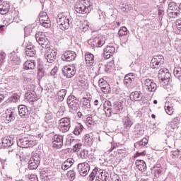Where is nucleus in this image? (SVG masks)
<instances>
[{
    "label": "nucleus",
    "instance_id": "nucleus-1",
    "mask_svg": "<svg viewBox=\"0 0 181 181\" xmlns=\"http://www.w3.org/2000/svg\"><path fill=\"white\" fill-rule=\"evenodd\" d=\"M106 117H111L112 114H121L124 107L121 102H116L113 104L110 100H106L103 105Z\"/></svg>",
    "mask_w": 181,
    "mask_h": 181
},
{
    "label": "nucleus",
    "instance_id": "nucleus-2",
    "mask_svg": "<svg viewBox=\"0 0 181 181\" xmlns=\"http://www.w3.org/2000/svg\"><path fill=\"white\" fill-rule=\"evenodd\" d=\"M57 22L59 29L67 30L71 25V16L69 13H60L57 17Z\"/></svg>",
    "mask_w": 181,
    "mask_h": 181
},
{
    "label": "nucleus",
    "instance_id": "nucleus-3",
    "mask_svg": "<svg viewBox=\"0 0 181 181\" xmlns=\"http://www.w3.org/2000/svg\"><path fill=\"white\" fill-rule=\"evenodd\" d=\"M17 145L20 148H33L37 145V141L35 139L33 136L28 135L21 138L17 139Z\"/></svg>",
    "mask_w": 181,
    "mask_h": 181
},
{
    "label": "nucleus",
    "instance_id": "nucleus-4",
    "mask_svg": "<svg viewBox=\"0 0 181 181\" xmlns=\"http://www.w3.org/2000/svg\"><path fill=\"white\" fill-rule=\"evenodd\" d=\"M93 9L91 4L87 0H81L75 5V11L77 13H90Z\"/></svg>",
    "mask_w": 181,
    "mask_h": 181
},
{
    "label": "nucleus",
    "instance_id": "nucleus-5",
    "mask_svg": "<svg viewBox=\"0 0 181 181\" xmlns=\"http://www.w3.org/2000/svg\"><path fill=\"white\" fill-rule=\"evenodd\" d=\"M25 98L28 101L29 104L33 105L34 108H39L42 105V99L37 98L35 92L32 93L31 91L28 90L25 94Z\"/></svg>",
    "mask_w": 181,
    "mask_h": 181
},
{
    "label": "nucleus",
    "instance_id": "nucleus-6",
    "mask_svg": "<svg viewBox=\"0 0 181 181\" xmlns=\"http://www.w3.org/2000/svg\"><path fill=\"white\" fill-rule=\"evenodd\" d=\"M171 76L172 74H170V72H169L168 69L161 68L158 71V77L162 86H168L169 84V81H170Z\"/></svg>",
    "mask_w": 181,
    "mask_h": 181
},
{
    "label": "nucleus",
    "instance_id": "nucleus-7",
    "mask_svg": "<svg viewBox=\"0 0 181 181\" xmlns=\"http://www.w3.org/2000/svg\"><path fill=\"white\" fill-rule=\"evenodd\" d=\"M35 40L43 49H49L50 47L49 40L46 37L43 32H37L35 34Z\"/></svg>",
    "mask_w": 181,
    "mask_h": 181
},
{
    "label": "nucleus",
    "instance_id": "nucleus-8",
    "mask_svg": "<svg viewBox=\"0 0 181 181\" xmlns=\"http://www.w3.org/2000/svg\"><path fill=\"white\" fill-rule=\"evenodd\" d=\"M66 103L69 106L70 112L77 111L80 108V104H78V100L74 95H69L66 99Z\"/></svg>",
    "mask_w": 181,
    "mask_h": 181
},
{
    "label": "nucleus",
    "instance_id": "nucleus-9",
    "mask_svg": "<svg viewBox=\"0 0 181 181\" xmlns=\"http://www.w3.org/2000/svg\"><path fill=\"white\" fill-rule=\"evenodd\" d=\"M40 164V154L37 153H33L31 158L28 161V169L35 170L39 168Z\"/></svg>",
    "mask_w": 181,
    "mask_h": 181
},
{
    "label": "nucleus",
    "instance_id": "nucleus-10",
    "mask_svg": "<svg viewBox=\"0 0 181 181\" xmlns=\"http://www.w3.org/2000/svg\"><path fill=\"white\" fill-rule=\"evenodd\" d=\"M165 64V57L163 55H155L151 61L150 66L151 69L159 70Z\"/></svg>",
    "mask_w": 181,
    "mask_h": 181
},
{
    "label": "nucleus",
    "instance_id": "nucleus-11",
    "mask_svg": "<svg viewBox=\"0 0 181 181\" xmlns=\"http://www.w3.org/2000/svg\"><path fill=\"white\" fill-rule=\"evenodd\" d=\"M59 127L60 132H69L70 128H71V121L70 120V117L60 119Z\"/></svg>",
    "mask_w": 181,
    "mask_h": 181
},
{
    "label": "nucleus",
    "instance_id": "nucleus-12",
    "mask_svg": "<svg viewBox=\"0 0 181 181\" xmlns=\"http://www.w3.org/2000/svg\"><path fill=\"white\" fill-rule=\"evenodd\" d=\"M105 43V40L101 35H98L93 38H90L88 40V44L92 47H102Z\"/></svg>",
    "mask_w": 181,
    "mask_h": 181
},
{
    "label": "nucleus",
    "instance_id": "nucleus-13",
    "mask_svg": "<svg viewBox=\"0 0 181 181\" xmlns=\"http://www.w3.org/2000/svg\"><path fill=\"white\" fill-rule=\"evenodd\" d=\"M77 170L80 176H87L90 172V161L78 164Z\"/></svg>",
    "mask_w": 181,
    "mask_h": 181
},
{
    "label": "nucleus",
    "instance_id": "nucleus-14",
    "mask_svg": "<svg viewBox=\"0 0 181 181\" xmlns=\"http://www.w3.org/2000/svg\"><path fill=\"white\" fill-rule=\"evenodd\" d=\"M19 52L13 51L8 54V64L10 66H18L21 64V57H19Z\"/></svg>",
    "mask_w": 181,
    "mask_h": 181
},
{
    "label": "nucleus",
    "instance_id": "nucleus-15",
    "mask_svg": "<svg viewBox=\"0 0 181 181\" xmlns=\"http://www.w3.org/2000/svg\"><path fill=\"white\" fill-rule=\"evenodd\" d=\"M143 83L146 91H148V93H154V91H156L157 85L153 80L144 78L143 79Z\"/></svg>",
    "mask_w": 181,
    "mask_h": 181
},
{
    "label": "nucleus",
    "instance_id": "nucleus-16",
    "mask_svg": "<svg viewBox=\"0 0 181 181\" xmlns=\"http://www.w3.org/2000/svg\"><path fill=\"white\" fill-rule=\"evenodd\" d=\"M52 147L55 149H60L63 147V136L55 134L52 138Z\"/></svg>",
    "mask_w": 181,
    "mask_h": 181
},
{
    "label": "nucleus",
    "instance_id": "nucleus-17",
    "mask_svg": "<svg viewBox=\"0 0 181 181\" xmlns=\"http://www.w3.org/2000/svg\"><path fill=\"white\" fill-rule=\"evenodd\" d=\"M62 74L64 77L67 78H71L74 76H76V67L71 66H66L62 69Z\"/></svg>",
    "mask_w": 181,
    "mask_h": 181
},
{
    "label": "nucleus",
    "instance_id": "nucleus-18",
    "mask_svg": "<svg viewBox=\"0 0 181 181\" xmlns=\"http://www.w3.org/2000/svg\"><path fill=\"white\" fill-rule=\"evenodd\" d=\"M134 81H135V74L129 73L124 76V84L128 88H132V86H134Z\"/></svg>",
    "mask_w": 181,
    "mask_h": 181
},
{
    "label": "nucleus",
    "instance_id": "nucleus-19",
    "mask_svg": "<svg viewBox=\"0 0 181 181\" xmlns=\"http://www.w3.org/2000/svg\"><path fill=\"white\" fill-rule=\"evenodd\" d=\"M151 175L154 176L156 179L160 177L162 175H163V168L160 164H156L154 165L153 168H151Z\"/></svg>",
    "mask_w": 181,
    "mask_h": 181
},
{
    "label": "nucleus",
    "instance_id": "nucleus-20",
    "mask_svg": "<svg viewBox=\"0 0 181 181\" xmlns=\"http://www.w3.org/2000/svg\"><path fill=\"white\" fill-rule=\"evenodd\" d=\"M98 84L101 91L103 92L104 94H110V93H111V86H110L108 82L104 80V78H100L98 81Z\"/></svg>",
    "mask_w": 181,
    "mask_h": 181
},
{
    "label": "nucleus",
    "instance_id": "nucleus-21",
    "mask_svg": "<svg viewBox=\"0 0 181 181\" xmlns=\"http://www.w3.org/2000/svg\"><path fill=\"white\" fill-rule=\"evenodd\" d=\"M77 54L74 51H66L62 55V59L64 62H73L76 60Z\"/></svg>",
    "mask_w": 181,
    "mask_h": 181
},
{
    "label": "nucleus",
    "instance_id": "nucleus-22",
    "mask_svg": "<svg viewBox=\"0 0 181 181\" xmlns=\"http://www.w3.org/2000/svg\"><path fill=\"white\" fill-rule=\"evenodd\" d=\"M56 56H57V52H56V49H49L45 54V57L48 63H53V62L56 60Z\"/></svg>",
    "mask_w": 181,
    "mask_h": 181
},
{
    "label": "nucleus",
    "instance_id": "nucleus-23",
    "mask_svg": "<svg viewBox=\"0 0 181 181\" xmlns=\"http://www.w3.org/2000/svg\"><path fill=\"white\" fill-rule=\"evenodd\" d=\"M122 124L124 129H129L134 125V119L129 116H125L122 119Z\"/></svg>",
    "mask_w": 181,
    "mask_h": 181
},
{
    "label": "nucleus",
    "instance_id": "nucleus-24",
    "mask_svg": "<svg viewBox=\"0 0 181 181\" xmlns=\"http://www.w3.org/2000/svg\"><path fill=\"white\" fill-rule=\"evenodd\" d=\"M13 144H15V141H13V138L6 137V138H4L1 141V148H3L4 149L6 148H11V146H12Z\"/></svg>",
    "mask_w": 181,
    "mask_h": 181
},
{
    "label": "nucleus",
    "instance_id": "nucleus-25",
    "mask_svg": "<svg viewBox=\"0 0 181 181\" xmlns=\"http://www.w3.org/2000/svg\"><path fill=\"white\" fill-rule=\"evenodd\" d=\"M18 114L22 118H28L29 117V109L25 105H20L18 107Z\"/></svg>",
    "mask_w": 181,
    "mask_h": 181
},
{
    "label": "nucleus",
    "instance_id": "nucleus-26",
    "mask_svg": "<svg viewBox=\"0 0 181 181\" xmlns=\"http://www.w3.org/2000/svg\"><path fill=\"white\" fill-rule=\"evenodd\" d=\"M142 98H144V95L141 91H134L130 94L131 101L139 103L142 100Z\"/></svg>",
    "mask_w": 181,
    "mask_h": 181
},
{
    "label": "nucleus",
    "instance_id": "nucleus-27",
    "mask_svg": "<svg viewBox=\"0 0 181 181\" xmlns=\"http://www.w3.org/2000/svg\"><path fill=\"white\" fill-rule=\"evenodd\" d=\"M115 53V47L107 45L103 50L105 59H110Z\"/></svg>",
    "mask_w": 181,
    "mask_h": 181
},
{
    "label": "nucleus",
    "instance_id": "nucleus-28",
    "mask_svg": "<svg viewBox=\"0 0 181 181\" xmlns=\"http://www.w3.org/2000/svg\"><path fill=\"white\" fill-rule=\"evenodd\" d=\"M35 54H36V49H35L33 45L29 42V44L26 45L25 55L28 56V57H33Z\"/></svg>",
    "mask_w": 181,
    "mask_h": 181
},
{
    "label": "nucleus",
    "instance_id": "nucleus-29",
    "mask_svg": "<svg viewBox=\"0 0 181 181\" xmlns=\"http://www.w3.org/2000/svg\"><path fill=\"white\" fill-rule=\"evenodd\" d=\"M110 179V174L103 170H99V174L95 178V181H108Z\"/></svg>",
    "mask_w": 181,
    "mask_h": 181
},
{
    "label": "nucleus",
    "instance_id": "nucleus-30",
    "mask_svg": "<svg viewBox=\"0 0 181 181\" xmlns=\"http://www.w3.org/2000/svg\"><path fill=\"white\" fill-rule=\"evenodd\" d=\"M149 141L146 137L143 138L141 140L134 143V148L138 150L144 149L146 145H148Z\"/></svg>",
    "mask_w": 181,
    "mask_h": 181
},
{
    "label": "nucleus",
    "instance_id": "nucleus-31",
    "mask_svg": "<svg viewBox=\"0 0 181 181\" xmlns=\"http://www.w3.org/2000/svg\"><path fill=\"white\" fill-rule=\"evenodd\" d=\"M9 9H11V5L8 1H4L0 4V14L1 15H6L8 12H9Z\"/></svg>",
    "mask_w": 181,
    "mask_h": 181
},
{
    "label": "nucleus",
    "instance_id": "nucleus-32",
    "mask_svg": "<svg viewBox=\"0 0 181 181\" xmlns=\"http://www.w3.org/2000/svg\"><path fill=\"white\" fill-rule=\"evenodd\" d=\"M180 125V117H174L170 122H169V126L172 129H178Z\"/></svg>",
    "mask_w": 181,
    "mask_h": 181
},
{
    "label": "nucleus",
    "instance_id": "nucleus-33",
    "mask_svg": "<svg viewBox=\"0 0 181 181\" xmlns=\"http://www.w3.org/2000/svg\"><path fill=\"white\" fill-rule=\"evenodd\" d=\"M174 106L175 105L172 101H168L165 103V111L168 115H173V112H175V109H173Z\"/></svg>",
    "mask_w": 181,
    "mask_h": 181
},
{
    "label": "nucleus",
    "instance_id": "nucleus-34",
    "mask_svg": "<svg viewBox=\"0 0 181 181\" xmlns=\"http://www.w3.org/2000/svg\"><path fill=\"white\" fill-rule=\"evenodd\" d=\"M95 57H94V54L90 53V52H87L85 54V62L87 64V66L88 67L93 66V64H94V60Z\"/></svg>",
    "mask_w": 181,
    "mask_h": 181
},
{
    "label": "nucleus",
    "instance_id": "nucleus-35",
    "mask_svg": "<svg viewBox=\"0 0 181 181\" xmlns=\"http://www.w3.org/2000/svg\"><path fill=\"white\" fill-rule=\"evenodd\" d=\"M6 119L7 122H11V121H15V111L13 109L9 108L6 111Z\"/></svg>",
    "mask_w": 181,
    "mask_h": 181
},
{
    "label": "nucleus",
    "instance_id": "nucleus-36",
    "mask_svg": "<svg viewBox=\"0 0 181 181\" xmlns=\"http://www.w3.org/2000/svg\"><path fill=\"white\" fill-rule=\"evenodd\" d=\"M74 163V159L68 158L61 165V168L62 169V170H67V169H70V168L73 166Z\"/></svg>",
    "mask_w": 181,
    "mask_h": 181
},
{
    "label": "nucleus",
    "instance_id": "nucleus-37",
    "mask_svg": "<svg viewBox=\"0 0 181 181\" xmlns=\"http://www.w3.org/2000/svg\"><path fill=\"white\" fill-rule=\"evenodd\" d=\"M145 134V130L139 127V124H137L134 127V138H141Z\"/></svg>",
    "mask_w": 181,
    "mask_h": 181
},
{
    "label": "nucleus",
    "instance_id": "nucleus-38",
    "mask_svg": "<svg viewBox=\"0 0 181 181\" xmlns=\"http://www.w3.org/2000/svg\"><path fill=\"white\" fill-rule=\"evenodd\" d=\"M66 94H67V90L61 89L57 93V95L55 96L56 100L59 101V103H62L64 100V97H66Z\"/></svg>",
    "mask_w": 181,
    "mask_h": 181
},
{
    "label": "nucleus",
    "instance_id": "nucleus-39",
    "mask_svg": "<svg viewBox=\"0 0 181 181\" xmlns=\"http://www.w3.org/2000/svg\"><path fill=\"white\" fill-rule=\"evenodd\" d=\"M136 166L140 172H145L146 170V163L144 160H136Z\"/></svg>",
    "mask_w": 181,
    "mask_h": 181
},
{
    "label": "nucleus",
    "instance_id": "nucleus-40",
    "mask_svg": "<svg viewBox=\"0 0 181 181\" xmlns=\"http://www.w3.org/2000/svg\"><path fill=\"white\" fill-rule=\"evenodd\" d=\"M21 99V96L18 93H13L6 101V104H11V103H18Z\"/></svg>",
    "mask_w": 181,
    "mask_h": 181
},
{
    "label": "nucleus",
    "instance_id": "nucleus-41",
    "mask_svg": "<svg viewBox=\"0 0 181 181\" xmlns=\"http://www.w3.org/2000/svg\"><path fill=\"white\" fill-rule=\"evenodd\" d=\"M82 107L84 108V110H87L88 111H90V108H91V100L90 98H83L82 99Z\"/></svg>",
    "mask_w": 181,
    "mask_h": 181
},
{
    "label": "nucleus",
    "instance_id": "nucleus-42",
    "mask_svg": "<svg viewBox=\"0 0 181 181\" xmlns=\"http://www.w3.org/2000/svg\"><path fill=\"white\" fill-rule=\"evenodd\" d=\"M23 66L25 70H33L36 66V63L34 60H29L25 62Z\"/></svg>",
    "mask_w": 181,
    "mask_h": 181
},
{
    "label": "nucleus",
    "instance_id": "nucleus-43",
    "mask_svg": "<svg viewBox=\"0 0 181 181\" xmlns=\"http://www.w3.org/2000/svg\"><path fill=\"white\" fill-rule=\"evenodd\" d=\"M85 145L87 146H91L93 145V142H94V139L93 138L91 134H86L84 136Z\"/></svg>",
    "mask_w": 181,
    "mask_h": 181
},
{
    "label": "nucleus",
    "instance_id": "nucleus-44",
    "mask_svg": "<svg viewBox=\"0 0 181 181\" xmlns=\"http://www.w3.org/2000/svg\"><path fill=\"white\" fill-rule=\"evenodd\" d=\"M83 129H84V127L81 123H78L77 125L75 126L74 134V135L78 136L81 132H83Z\"/></svg>",
    "mask_w": 181,
    "mask_h": 181
},
{
    "label": "nucleus",
    "instance_id": "nucleus-45",
    "mask_svg": "<svg viewBox=\"0 0 181 181\" xmlns=\"http://www.w3.org/2000/svg\"><path fill=\"white\" fill-rule=\"evenodd\" d=\"M180 11V4L179 6H177V4L175 2H170L168 4V11Z\"/></svg>",
    "mask_w": 181,
    "mask_h": 181
},
{
    "label": "nucleus",
    "instance_id": "nucleus-46",
    "mask_svg": "<svg viewBox=\"0 0 181 181\" xmlns=\"http://www.w3.org/2000/svg\"><path fill=\"white\" fill-rule=\"evenodd\" d=\"M99 174L100 170H98V168H95L89 175V180L93 181L94 179H97V176H98Z\"/></svg>",
    "mask_w": 181,
    "mask_h": 181
},
{
    "label": "nucleus",
    "instance_id": "nucleus-47",
    "mask_svg": "<svg viewBox=\"0 0 181 181\" xmlns=\"http://www.w3.org/2000/svg\"><path fill=\"white\" fill-rule=\"evenodd\" d=\"M46 71H45V66L42 64H38L37 66V76L38 77H44Z\"/></svg>",
    "mask_w": 181,
    "mask_h": 181
},
{
    "label": "nucleus",
    "instance_id": "nucleus-48",
    "mask_svg": "<svg viewBox=\"0 0 181 181\" xmlns=\"http://www.w3.org/2000/svg\"><path fill=\"white\" fill-rule=\"evenodd\" d=\"M169 18H179L180 16V10L167 11Z\"/></svg>",
    "mask_w": 181,
    "mask_h": 181
},
{
    "label": "nucleus",
    "instance_id": "nucleus-49",
    "mask_svg": "<svg viewBox=\"0 0 181 181\" xmlns=\"http://www.w3.org/2000/svg\"><path fill=\"white\" fill-rule=\"evenodd\" d=\"M78 158H79V159H87L88 158V150H82L79 153H78Z\"/></svg>",
    "mask_w": 181,
    "mask_h": 181
},
{
    "label": "nucleus",
    "instance_id": "nucleus-50",
    "mask_svg": "<svg viewBox=\"0 0 181 181\" xmlns=\"http://www.w3.org/2000/svg\"><path fill=\"white\" fill-rule=\"evenodd\" d=\"M128 32L127 27L123 26L119 30L118 35L120 37H122V36H127V35H128Z\"/></svg>",
    "mask_w": 181,
    "mask_h": 181
},
{
    "label": "nucleus",
    "instance_id": "nucleus-51",
    "mask_svg": "<svg viewBox=\"0 0 181 181\" xmlns=\"http://www.w3.org/2000/svg\"><path fill=\"white\" fill-rule=\"evenodd\" d=\"M43 128H45V131H49V129L53 128V124L52 122H47L46 120L42 123Z\"/></svg>",
    "mask_w": 181,
    "mask_h": 181
},
{
    "label": "nucleus",
    "instance_id": "nucleus-52",
    "mask_svg": "<svg viewBox=\"0 0 181 181\" xmlns=\"http://www.w3.org/2000/svg\"><path fill=\"white\" fill-rule=\"evenodd\" d=\"M173 73L175 77H176L180 80V81H181V68H175Z\"/></svg>",
    "mask_w": 181,
    "mask_h": 181
},
{
    "label": "nucleus",
    "instance_id": "nucleus-53",
    "mask_svg": "<svg viewBox=\"0 0 181 181\" xmlns=\"http://www.w3.org/2000/svg\"><path fill=\"white\" fill-rule=\"evenodd\" d=\"M6 60V54L5 52L0 53V69L2 67Z\"/></svg>",
    "mask_w": 181,
    "mask_h": 181
},
{
    "label": "nucleus",
    "instance_id": "nucleus-54",
    "mask_svg": "<svg viewBox=\"0 0 181 181\" xmlns=\"http://www.w3.org/2000/svg\"><path fill=\"white\" fill-rule=\"evenodd\" d=\"M67 176L70 181L74 180V179H76V171L74 170H69L67 173Z\"/></svg>",
    "mask_w": 181,
    "mask_h": 181
},
{
    "label": "nucleus",
    "instance_id": "nucleus-55",
    "mask_svg": "<svg viewBox=\"0 0 181 181\" xmlns=\"http://www.w3.org/2000/svg\"><path fill=\"white\" fill-rule=\"evenodd\" d=\"M11 17L13 18V21L17 23H19V12L16 10H14L11 13Z\"/></svg>",
    "mask_w": 181,
    "mask_h": 181
},
{
    "label": "nucleus",
    "instance_id": "nucleus-56",
    "mask_svg": "<svg viewBox=\"0 0 181 181\" xmlns=\"http://www.w3.org/2000/svg\"><path fill=\"white\" fill-rule=\"evenodd\" d=\"M85 124L87 125V127H90L92 125H94L95 124V122L93 119V117H87L85 120Z\"/></svg>",
    "mask_w": 181,
    "mask_h": 181
},
{
    "label": "nucleus",
    "instance_id": "nucleus-57",
    "mask_svg": "<svg viewBox=\"0 0 181 181\" xmlns=\"http://www.w3.org/2000/svg\"><path fill=\"white\" fill-rule=\"evenodd\" d=\"M26 179H28V181H39L37 179V175L35 174H28L25 175Z\"/></svg>",
    "mask_w": 181,
    "mask_h": 181
},
{
    "label": "nucleus",
    "instance_id": "nucleus-58",
    "mask_svg": "<svg viewBox=\"0 0 181 181\" xmlns=\"http://www.w3.org/2000/svg\"><path fill=\"white\" fill-rule=\"evenodd\" d=\"M45 121L52 122V121H53V113H52L51 112H47L45 114Z\"/></svg>",
    "mask_w": 181,
    "mask_h": 181
},
{
    "label": "nucleus",
    "instance_id": "nucleus-59",
    "mask_svg": "<svg viewBox=\"0 0 181 181\" xmlns=\"http://www.w3.org/2000/svg\"><path fill=\"white\" fill-rule=\"evenodd\" d=\"M98 13L99 16L100 21H102V22H105V13L102 10L98 9Z\"/></svg>",
    "mask_w": 181,
    "mask_h": 181
},
{
    "label": "nucleus",
    "instance_id": "nucleus-60",
    "mask_svg": "<svg viewBox=\"0 0 181 181\" xmlns=\"http://www.w3.org/2000/svg\"><path fill=\"white\" fill-rule=\"evenodd\" d=\"M89 28L90 25H88V22L85 21L81 26V30H82V32H87Z\"/></svg>",
    "mask_w": 181,
    "mask_h": 181
},
{
    "label": "nucleus",
    "instance_id": "nucleus-61",
    "mask_svg": "<svg viewBox=\"0 0 181 181\" xmlns=\"http://www.w3.org/2000/svg\"><path fill=\"white\" fill-rule=\"evenodd\" d=\"M40 23L44 28H50V26H52V24L50 23V20H48L47 21H43V20H41V21H40Z\"/></svg>",
    "mask_w": 181,
    "mask_h": 181
},
{
    "label": "nucleus",
    "instance_id": "nucleus-62",
    "mask_svg": "<svg viewBox=\"0 0 181 181\" xmlns=\"http://www.w3.org/2000/svg\"><path fill=\"white\" fill-rule=\"evenodd\" d=\"M175 175L172 173H169L165 180V181H175Z\"/></svg>",
    "mask_w": 181,
    "mask_h": 181
},
{
    "label": "nucleus",
    "instance_id": "nucleus-63",
    "mask_svg": "<svg viewBox=\"0 0 181 181\" xmlns=\"http://www.w3.org/2000/svg\"><path fill=\"white\" fill-rule=\"evenodd\" d=\"M81 146H83V144L78 143L74 146L73 151L74 152H78L80 149H81Z\"/></svg>",
    "mask_w": 181,
    "mask_h": 181
},
{
    "label": "nucleus",
    "instance_id": "nucleus-64",
    "mask_svg": "<svg viewBox=\"0 0 181 181\" xmlns=\"http://www.w3.org/2000/svg\"><path fill=\"white\" fill-rule=\"evenodd\" d=\"M175 25L177 30H179V32H181V18L176 20Z\"/></svg>",
    "mask_w": 181,
    "mask_h": 181
}]
</instances>
